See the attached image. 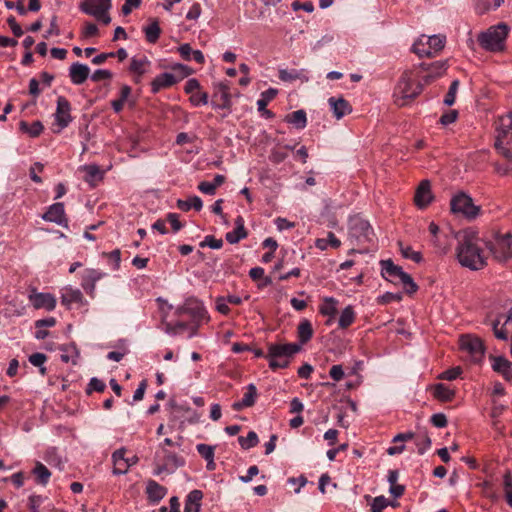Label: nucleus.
<instances>
[{
    "instance_id": "1",
    "label": "nucleus",
    "mask_w": 512,
    "mask_h": 512,
    "mask_svg": "<svg viewBox=\"0 0 512 512\" xmlns=\"http://www.w3.org/2000/svg\"><path fill=\"white\" fill-rule=\"evenodd\" d=\"M456 255L463 267L480 270L487 265L486 240L480 238L475 231H463L458 237Z\"/></svg>"
},
{
    "instance_id": "19",
    "label": "nucleus",
    "mask_w": 512,
    "mask_h": 512,
    "mask_svg": "<svg viewBox=\"0 0 512 512\" xmlns=\"http://www.w3.org/2000/svg\"><path fill=\"white\" fill-rule=\"evenodd\" d=\"M512 325V306L509 308L507 314L499 315L497 319L491 322V326L496 338L506 340L508 336L507 326Z\"/></svg>"
},
{
    "instance_id": "50",
    "label": "nucleus",
    "mask_w": 512,
    "mask_h": 512,
    "mask_svg": "<svg viewBox=\"0 0 512 512\" xmlns=\"http://www.w3.org/2000/svg\"><path fill=\"white\" fill-rule=\"evenodd\" d=\"M503 490L506 502L512 508V476L509 472L504 475Z\"/></svg>"
},
{
    "instance_id": "42",
    "label": "nucleus",
    "mask_w": 512,
    "mask_h": 512,
    "mask_svg": "<svg viewBox=\"0 0 512 512\" xmlns=\"http://www.w3.org/2000/svg\"><path fill=\"white\" fill-rule=\"evenodd\" d=\"M355 320V312L352 306H347L343 309L341 312L340 318H339V327L341 329H346L350 325L353 324Z\"/></svg>"
},
{
    "instance_id": "32",
    "label": "nucleus",
    "mask_w": 512,
    "mask_h": 512,
    "mask_svg": "<svg viewBox=\"0 0 512 512\" xmlns=\"http://www.w3.org/2000/svg\"><path fill=\"white\" fill-rule=\"evenodd\" d=\"M150 66V61L146 56L132 57L129 71L138 76H142L147 72V67Z\"/></svg>"
},
{
    "instance_id": "53",
    "label": "nucleus",
    "mask_w": 512,
    "mask_h": 512,
    "mask_svg": "<svg viewBox=\"0 0 512 512\" xmlns=\"http://www.w3.org/2000/svg\"><path fill=\"white\" fill-rule=\"evenodd\" d=\"M104 256L109 258V265L112 270L117 271L120 268L121 252L119 249H115L109 253H104Z\"/></svg>"
},
{
    "instance_id": "55",
    "label": "nucleus",
    "mask_w": 512,
    "mask_h": 512,
    "mask_svg": "<svg viewBox=\"0 0 512 512\" xmlns=\"http://www.w3.org/2000/svg\"><path fill=\"white\" fill-rule=\"evenodd\" d=\"M300 78V72L296 69H281L279 70V79L284 82H292Z\"/></svg>"
},
{
    "instance_id": "41",
    "label": "nucleus",
    "mask_w": 512,
    "mask_h": 512,
    "mask_svg": "<svg viewBox=\"0 0 512 512\" xmlns=\"http://www.w3.org/2000/svg\"><path fill=\"white\" fill-rule=\"evenodd\" d=\"M425 35H422L412 46L411 50L418 57H433V52L429 49V47L425 44Z\"/></svg>"
},
{
    "instance_id": "54",
    "label": "nucleus",
    "mask_w": 512,
    "mask_h": 512,
    "mask_svg": "<svg viewBox=\"0 0 512 512\" xmlns=\"http://www.w3.org/2000/svg\"><path fill=\"white\" fill-rule=\"evenodd\" d=\"M196 450L205 460H211V458H214V446L200 443L196 445Z\"/></svg>"
},
{
    "instance_id": "61",
    "label": "nucleus",
    "mask_w": 512,
    "mask_h": 512,
    "mask_svg": "<svg viewBox=\"0 0 512 512\" xmlns=\"http://www.w3.org/2000/svg\"><path fill=\"white\" fill-rule=\"evenodd\" d=\"M388 506V501L384 496L375 497L371 504V512H383Z\"/></svg>"
},
{
    "instance_id": "20",
    "label": "nucleus",
    "mask_w": 512,
    "mask_h": 512,
    "mask_svg": "<svg viewBox=\"0 0 512 512\" xmlns=\"http://www.w3.org/2000/svg\"><path fill=\"white\" fill-rule=\"evenodd\" d=\"M433 67L437 70L436 74L424 72L420 67L419 70L414 73V77L416 78L417 82H421L423 87L425 85H429L436 78L442 76L447 69V63L446 61H436L433 63Z\"/></svg>"
},
{
    "instance_id": "47",
    "label": "nucleus",
    "mask_w": 512,
    "mask_h": 512,
    "mask_svg": "<svg viewBox=\"0 0 512 512\" xmlns=\"http://www.w3.org/2000/svg\"><path fill=\"white\" fill-rule=\"evenodd\" d=\"M188 323L184 321L166 322L164 323V331L170 336H176L183 330L188 329Z\"/></svg>"
},
{
    "instance_id": "64",
    "label": "nucleus",
    "mask_w": 512,
    "mask_h": 512,
    "mask_svg": "<svg viewBox=\"0 0 512 512\" xmlns=\"http://www.w3.org/2000/svg\"><path fill=\"white\" fill-rule=\"evenodd\" d=\"M91 80L94 82H99L102 80H107L112 78V72L107 69H97L90 76Z\"/></svg>"
},
{
    "instance_id": "52",
    "label": "nucleus",
    "mask_w": 512,
    "mask_h": 512,
    "mask_svg": "<svg viewBox=\"0 0 512 512\" xmlns=\"http://www.w3.org/2000/svg\"><path fill=\"white\" fill-rule=\"evenodd\" d=\"M238 442L242 449H250L256 445V432L250 431L246 437L240 436Z\"/></svg>"
},
{
    "instance_id": "27",
    "label": "nucleus",
    "mask_w": 512,
    "mask_h": 512,
    "mask_svg": "<svg viewBox=\"0 0 512 512\" xmlns=\"http://www.w3.org/2000/svg\"><path fill=\"white\" fill-rule=\"evenodd\" d=\"M331 110L337 119L351 113L352 108L348 101L343 98L330 97L328 99Z\"/></svg>"
},
{
    "instance_id": "59",
    "label": "nucleus",
    "mask_w": 512,
    "mask_h": 512,
    "mask_svg": "<svg viewBox=\"0 0 512 512\" xmlns=\"http://www.w3.org/2000/svg\"><path fill=\"white\" fill-rule=\"evenodd\" d=\"M105 388H106V384L102 380H100L96 377H93L90 379V381L88 383L86 392H87V394H90L93 391L103 392Z\"/></svg>"
},
{
    "instance_id": "57",
    "label": "nucleus",
    "mask_w": 512,
    "mask_h": 512,
    "mask_svg": "<svg viewBox=\"0 0 512 512\" xmlns=\"http://www.w3.org/2000/svg\"><path fill=\"white\" fill-rule=\"evenodd\" d=\"M189 100H190V103L195 107H199L201 105H207L208 104V94L206 92H201L199 90L196 93H192Z\"/></svg>"
},
{
    "instance_id": "37",
    "label": "nucleus",
    "mask_w": 512,
    "mask_h": 512,
    "mask_svg": "<svg viewBox=\"0 0 512 512\" xmlns=\"http://www.w3.org/2000/svg\"><path fill=\"white\" fill-rule=\"evenodd\" d=\"M286 122L293 124L298 129H304L307 125L306 112L302 109L289 113Z\"/></svg>"
},
{
    "instance_id": "33",
    "label": "nucleus",
    "mask_w": 512,
    "mask_h": 512,
    "mask_svg": "<svg viewBox=\"0 0 512 512\" xmlns=\"http://www.w3.org/2000/svg\"><path fill=\"white\" fill-rule=\"evenodd\" d=\"M235 224L236 227L226 234V240L230 244L238 243L240 240L246 237L243 219L238 217Z\"/></svg>"
},
{
    "instance_id": "60",
    "label": "nucleus",
    "mask_w": 512,
    "mask_h": 512,
    "mask_svg": "<svg viewBox=\"0 0 512 512\" xmlns=\"http://www.w3.org/2000/svg\"><path fill=\"white\" fill-rule=\"evenodd\" d=\"M201 247H209L211 249H220L223 246L222 239H217L212 235H207L204 240L200 243Z\"/></svg>"
},
{
    "instance_id": "13",
    "label": "nucleus",
    "mask_w": 512,
    "mask_h": 512,
    "mask_svg": "<svg viewBox=\"0 0 512 512\" xmlns=\"http://www.w3.org/2000/svg\"><path fill=\"white\" fill-rule=\"evenodd\" d=\"M60 299L61 304L67 309H72L74 305L77 307H84L88 305V301L84 298L81 290L70 285L63 287L60 290Z\"/></svg>"
},
{
    "instance_id": "10",
    "label": "nucleus",
    "mask_w": 512,
    "mask_h": 512,
    "mask_svg": "<svg viewBox=\"0 0 512 512\" xmlns=\"http://www.w3.org/2000/svg\"><path fill=\"white\" fill-rule=\"evenodd\" d=\"M460 347L464 352L469 354L473 363L479 364L482 361L485 347L480 338L471 335H462L460 338Z\"/></svg>"
},
{
    "instance_id": "7",
    "label": "nucleus",
    "mask_w": 512,
    "mask_h": 512,
    "mask_svg": "<svg viewBox=\"0 0 512 512\" xmlns=\"http://www.w3.org/2000/svg\"><path fill=\"white\" fill-rule=\"evenodd\" d=\"M349 237L354 239L357 245L371 244L375 240V233L370 223L359 215L349 219Z\"/></svg>"
},
{
    "instance_id": "44",
    "label": "nucleus",
    "mask_w": 512,
    "mask_h": 512,
    "mask_svg": "<svg viewBox=\"0 0 512 512\" xmlns=\"http://www.w3.org/2000/svg\"><path fill=\"white\" fill-rule=\"evenodd\" d=\"M431 444V439L426 431L415 436V445L417 446L418 454L423 455L430 449Z\"/></svg>"
},
{
    "instance_id": "35",
    "label": "nucleus",
    "mask_w": 512,
    "mask_h": 512,
    "mask_svg": "<svg viewBox=\"0 0 512 512\" xmlns=\"http://www.w3.org/2000/svg\"><path fill=\"white\" fill-rule=\"evenodd\" d=\"M203 207V202L200 197L194 195L189 197L186 200L178 199L177 200V208L181 211L187 212L191 209L195 211H200Z\"/></svg>"
},
{
    "instance_id": "38",
    "label": "nucleus",
    "mask_w": 512,
    "mask_h": 512,
    "mask_svg": "<svg viewBox=\"0 0 512 512\" xmlns=\"http://www.w3.org/2000/svg\"><path fill=\"white\" fill-rule=\"evenodd\" d=\"M256 394V386L251 383L248 386V392L245 393L243 398L240 401H237L233 404L234 410L238 411L244 407L251 406L254 403V396Z\"/></svg>"
},
{
    "instance_id": "40",
    "label": "nucleus",
    "mask_w": 512,
    "mask_h": 512,
    "mask_svg": "<svg viewBox=\"0 0 512 512\" xmlns=\"http://www.w3.org/2000/svg\"><path fill=\"white\" fill-rule=\"evenodd\" d=\"M425 44L433 52V56L445 46L446 38L443 35H433L425 38Z\"/></svg>"
},
{
    "instance_id": "6",
    "label": "nucleus",
    "mask_w": 512,
    "mask_h": 512,
    "mask_svg": "<svg viewBox=\"0 0 512 512\" xmlns=\"http://www.w3.org/2000/svg\"><path fill=\"white\" fill-rule=\"evenodd\" d=\"M486 249L488 256L492 255L498 262L512 259V235L496 233L492 239L486 240Z\"/></svg>"
},
{
    "instance_id": "56",
    "label": "nucleus",
    "mask_w": 512,
    "mask_h": 512,
    "mask_svg": "<svg viewBox=\"0 0 512 512\" xmlns=\"http://www.w3.org/2000/svg\"><path fill=\"white\" fill-rule=\"evenodd\" d=\"M400 250L404 258L410 259L416 263H419L422 260L421 254L414 251L410 246H403L400 244Z\"/></svg>"
},
{
    "instance_id": "9",
    "label": "nucleus",
    "mask_w": 512,
    "mask_h": 512,
    "mask_svg": "<svg viewBox=\"0 0 512 512\" xmlns=\"http://www.w3.org/2000/svg\"><path fill=\"white\" fill-rule=\"evenodd\" d=\"M451 211L455 214H462L468 219L475 218L480 208L473 203V200L467 194L461 192L455 195L450 202Z\"/></svg>"
},
{
    "instance_id": "26",
    "label": "nucleus",
    "mask_w": 512,
    "mask_h": 512,
    "mask_svg": "<svg viewBox=\"0 0 512 512\" xmlns=\"http://www.w3.org/2000/svg\"><path fill=\"white\" fill-rule=\"evenodd\" d=\"M146 494L150 502L158 503L166 496L167 488L154 480H149L146 483Z\"/></svg>"
},
{
    "instance_id": "34",
    "label": "nucleus",
    "mask_w": 512,
    "mask_h": 512,
    "mask_svg": "<svg viewBox=\"0 0 512 512\" xmlns=\"http://www.w3.org/2000/svg\"><path fill=\"white\" fill-rule=\"evenodd\" d=\"M143 32L145 34L146 41L150 44H155L161 35V28L158 20L153 19L147 26H144Z\"/></svg>"
},
{
    "instance_id": "12",
    "label": "nucleus",
    "mask_w": 512,
    "mask_h": 512,
    "mask_svg": "<svg viewBox=\"0 0 512 512\" xmlns=\"http://www.w3.org/2000/svg\"><path fill=\"white\" fill-rule=\"evenodd\" d=\"M106 276L107 274L99 269L86 268L81 272L80 285L90 297L94 298L97 282Z\"/></svg>"
},
{
    "instance_id": "63",
    "label": "nucleus",
    "mask_w": 512,
    "mask_h": 512,
    "mask_svg": "<svg viewBox=\"0 0 512 512\" xmlns=\"http://www.w3.org/2000/svg\"><path fill=\"white\" fill-rule=\"evenodd\" d=\"M403 286L407 294H414L418 290V285L414 282L409 274L403 277Z\"/></svg>"
},
{
    "instance_id": "2",
    "label": "nucleus",
    "mask_w": 512,
    "mask_h": 512,
    "mask_svg": "<svg viewBox=\"0 0 512 512\" xmlns=\"http://www.w3.org/2000/svg\"><path fill=\"white\" fill-rule=\"evenodd\" d=\"M509 27L505 23L489 27L477 35L478 45L485 51L498 53L505 50Z\"/></svg>"
},
{
    "instance_id": "62",
    "label": "nucleus",
    "mask_w": 512,
    "mask_h": 512,
    "mask_svg": "<svg viewBox=\"0 0 512 512\" xmlns=\"http://www.w3.org/2000/svg\"><path fill=\"white\" fill-rule=\"evenodd\" d=\"M462 373L461 367H453L451 369H448L444 372H442L439 376L440 379L452 381L455 380L457 377L460 376Z\"/></svg>"
},
{
    "instance_id": "17",
    "label": "nucleus",
    "mask_w": 512,
    "mask_h": 512,
    "mask_svg": "<svg viewBox=\"0 0 512 512\" xmlns=\"http://www.w3.org/2000/svg\"><path fill=\"white\" fill-rule=\"evenodd\" d=\"M185 309L186 314L192 318L193 324L201 325L202 323H206L210 320L207 309L205 308L204 304L199 300H186Z\"/></svg>"
},
{
    "instance_id": "39",
    "label": "nucleus",
    "mask_w": 512,
    "mask_h": 512,
    "mask_svg": "<svg viewBox=\"0 0 512 512\" xmlns=\"http://www.w3.org/2000/svg\"><path fill=\"white\" fill-rule=\"evenodd\" d=\"M434 397L440 401L448 402L453 400L455 397L454 390L450 389L448 386L439 383L434 386Z\"/></svg>"
},
{
    "instance_id": "51",
    "label": "nucleus",
    "mask_w": 512,
    "mask_h": 512,
    "mask_svg": "<svg viewBox=\"0 0 512 512\" xmlns=\"http://www.w3.org/2000/svg\"><path fill=\"white\" fill-rule=\"evenodd\" d=\"M337 301L334 298H326L324 304L320 307V312L323 315L333 317L337 313Z\"/></svg>"
},
{
    "instance_id": "43",
    "label": "nucleus",
    "mask_w": 512,
    "mask_h": 512,
    "mask_svg": "<svg viewBox=\"0 0 512 512\" xmlns=\"http://www.w3.org/2000/svg\"><path fill=\"white\" fill-rule=\"evenodd\" d=\"M61 350L64 352L61 355V360L64 363L71 362L74 365L77 364V361L80 357V353L74 344H72L68 347H65V348H61Z\"/></svg>"
},
{
    "instance_id": "14",
    "label": "nucleus",
    "mask_w": 512,
    "mask_h": 512,
    "mask_svg": "<svg viewBox=\"0 0 512 512\" xmlns=\"http://www.w3.org/2000/svg\"><path fill=\"white\" fill-rule=\"evenodd\" d=\"M28 300L37 310L44 309L50 312L53 311L57 305V299L53 294L38 292L35 288H32L28 294Z\"/></svg>"
},
{
    "instance_id": "48",
    "label": "nucleus",
    "mask_w": 512,
    "mask_h": 512,
    "mask_svg": "<svg viewBox=\"0 0 512 512\" xmlns=\"http://www.w3.org/2000/svg\"><path fill=\"white\" fill-rule=\"evenodd\" d=\"M28 360L33 366L39 367L41 375L46 374V367L44 364L47 361V356L44 353H33L29 356Z\"/></svg>"
},
{
    "instance_id": "31",
    "label": "nucleus",
    "mask_w": 512,
    "mask_h": 512,
    "mask_svg": "<svg viewBox=\"0 0 512 512\" xmlns=\"http://www.w3.org/2000/svg\"><path fill=\"white\" fill-rule=\"evenodd\" d=\"M231 104L230 94L226 86H222L218 92L212 96L211 105L214 109H226Z\"/></svg>"
},
{
    "instance_id": "22",
    "label": "nucleus",
    "mask_w": 512,
    "mask_h": 512,
    "mask_svg": "<svg viewBox=\"0 0 512 512\" xmlns=\"http://www.w3.org/2000/svg\"><path fill=\"white\" fill-rule=\"evenodd\" d=\"M492 369L501 374L505 380L512 379V362L503 356L490 355Z\"/></svg>"
},
{
    "instance_id": "45",
    "label": "nucleus",
    "mask_w": 512,
    "mask_h": 512,
    "mask_svg": "<svg viewBox=\"0 0 512 512\" xmlns=\"http://www.w3.org/2000/svg\"><path fill=\"white\" fill-rule=\"evenodd\" d=\"M272 142L275 143V146L272 148V151L269 155V159L271 162L278 164L284 161L287 157V152L284 150V148L280 145L279 141L276 139H273Z\"/></svg>"
},
{
    "instance_id": "46",
    "label": "nucleus",
    "mask_w": 512,
    "mask_h": 512,
    "mask_svg": "<svg viewBox=\"0 0 512 512\" xmlns=\"http://www.w3.org/2000/svg\"><path fill=\"white\" fill-rule=\"evenodd\" d=\"M313 335V328L308 320L302 321L298 326V337L302 344L308 342Z\"/></svg>"
},
{
    "instance_id": "24",
    "label": "nucleus",
    "mask_w": 512,
    "mask_h": 512,
    "mask_svg": "<svg viewBox=\"0 0 512 512\" xmlns=\"http://www.w3.org/2000/svg\"><path fill=\"white\" fill-rule=\"evenodd\" d=\"M177 83V78L174 74L164 72L157 75L151 82V92L158 93L160 90L173 86Z\"/></svg>"
},
{
    "instance_id": "3",
    "label": "nucleus",
    "mask_w": 512,
    "mask_h": 512,
    "mask_svg": "<svg viewBox=\"0 0 512 512\" xmlns=\"http://www.w3.org/2000/svg\"><path fill=\"white\" fill-rule=\"evenodd\" d=\"M422 90L423 84L421 82H417L413 71L407 70L401 75L395 88V103L398 106H405L420 95Z\"/></svg>"
},
{
    "instance_id": "5",
    "label": "nucleus",
    "mask_w": 512,
    "mask_h": 512,
    "mask_svg": "<svg viewBox=\"0 0 512 512\" xmlns=\"http://www.w3.org/2000/svg\"><path fill=\"white\" fill-rule=\"evenodd\" d=\"M496 148L512 161V111L495 121Z\"/></svg>"
},
{
    "instance_id": "58",
    "label": "nucleus",
    "mask_w": 512,
    "mask_h": 512,
    "mask_svg": "<svg viewBox=\"0 0 512 512\" xmlns=\"http://www.w3.org/2000/svg\"><path fill=\"white\" fill-rule=\"evenodd\" d=\"M458 87H459V80H454L450 87H449V90L447 92V94L445 95V98H444V103L448 106H451L455 103V98H456V92L458 90Z\"/></svg>"
},
{
    "instance_id": "11",
    "label": "nucleus",
    "mask_w": 512,
    "mask_h": 512,
    "mask_svg": "<svg viewBox=\"0 0 512 512\" xmlns=\"http://www.w3.org/2000/svg\"><path fill=\"white\" fill-rule=\"evenodd\" d=\"M161 451L163 453L162 463L157 465L153 472L154 475L158 476L164 472L171 474L178 468L185 465V459L182 456L171 452L164 447H161Z\"/></svg>"
},
{
    "instance_id": "36",
    "label": "nucleus",
    "mask_w": 512,
    "mask_h": 512,
    "mask_svg": "<svg viewBox=\"0 0 512 512\" xmlns=\"http://www.w3.org/2000/svg\"><path fill=\"white\" fill-rule=\"evenodd\" d=\"M33 475L36 478L37 483L45 486L51 477V472L49 469L41 462L37 461L33 470Z\"/></svg>"
},
{
    "instance_id": "30",
    "label": "nucleus",
    "mask_w": 512,
    "mask_h": 512,
    "mask_svg": "<svg viewBox=\"0 0 512 512\" xmlns=\"http://www.w3.org/2000/svg\"><path fill=\"white\" fill-rule=\"evenodd\" d=\"M382 276L387 280L393 281L395 276H401L402 278L407 274L403 271L402 267L395 265L391 260H382Z\"/></svg>"
},
{
    "instance_id": "29",
    "label": "nucleus",
    "mask_w": 512,
    "mask_h": 512,
    "mask_svg": "<svg viewBox=\"0 0 512 512\" xmlns=\"http://www.w3.org/2000/svg\"><path fill=\"white\" fill-rule=\"evenodd\" d=\"M203 492L194 489L188 493L185 500L184 512H200Z\"/></svg>"
},
{
    "instance_id": "49",
    "label": "nucleus",
    "mask_w": 512,
    "mask_h": 512,
    "mask_svg": "<svg viewBox=\"0 0 512 512\" xmlns=\"http://www.w3.org/2000/svg\"><path fill=\"white\" fill-rule=\"evenodd\" d=\"M277 94L278 90L276 88H269L262 92L261 99L258 100V110H264V107H267L269 102L272 101Z\"/></svg>"
},
{
    "instance_id": "8",
    "label": "nucleus",
    "mask_w": 512,
    "mask_h": 512,
    "mask_svg": "<svg viewBox=\"0 0 512 512\" xmlns=\"http://www.w3.org/2000/svg\"><path fill=\"white\" fill-rule=\"evenodd\" d=\"M79 8L83 13L94 17L104 25L111 22L109 11L112 8V0H84Z\"/></svg>"
},
{
    "instance_id": "28",
    "label": "nucleus",
    "mask_w": 512,
    "mask_h": 512,
    "mask_svg": "<svg viewBox=\"0 0 512 512\" xmlns=\"http://www.w3.org/2000/svg\"><path fill=\"white\" fill-rule=\"evenodd\" d=\"M177 50H178L180 56L185 61L194 60L198 64H203L205 62V57H204V54L202 53V51L192 49L191 45L188 43L181 44L177 48Z\"/></svg>"
},
{
    "instance_id": "16",
    "label": "nucleus",
    "mask_w": 512,
    "mask_h": 512,
    "mask_svg": "<svg viewBox=\"0 0 512 512\" xmlns=\"http://www.w3.org/2000/svg\"><path fill=\"white\" fill-rule=\"evenodd\" d=\"M126 449L120 448L112 453L113 474L124 475L128 472L129 468L137 463V457H125Z\"/></svg>"
},
{
    "instance_id": "4",
    "label": "nucleus",
    "mask_w": 512,
    "mask_h": 512,
    "mask_svg": "<svg viewBox=\"0 0 512 512\" xmlns=\"http://www.w3.org/2000/svg\"><path fill=\"white\" fill-rule=\"evenodd\" d=\"M300 350V346L295 343L272 344L269 346L265 358L269 361V367L276 371L277 369L287 368L293 356Z\"/></svg>"
},
{
    "instance_id": "18",
    "label": "nucleus",
    "mask_w": 512,
    "mask_h": 512,
    "mask_svg": "<svg viewBox=\"0 0 512 512\" xmlns=\"http://www.w3.org/2000/svg\"><path fill=\"white\" fill-rule=\"evenodd\" d=\"M42 219L52 222L64 228H68V219L65 213V207L62 202L50 205L47 211L42 215Z\"/></svg>"
},
{
    "instance_id": "25",
    "label": "nucleus",
    "mask_w": 512,
    "mask_h": 512,
    "mask_svg": "<svg viewBox=\"0 0 512 512\" xmlns=\"http://www.w3.org/2000/svg\"><path fill=\"white\" fill-rule=\"evenodd\" d=\"M80 170L85 172L84 181L92 187L103 180L104 172L97 164H85L80 167Z\"/></svg>"
},
{
    "instance_id": "21",
    "label": "nucleus",
    "mask_w": 512,
    "mask_h": 512,
    "mask_svg": "<svg viewBox=\"0 0 512 512\" xmlns=\"http://www.w3.org/2000/svg\"><path fill=\"white\" fill-rule=\"evenodd\" d=\"M433 200V195L431 192V185L428 180H423L420 182L418 188L416 189L414 202L417 207L420 209L426 208L431 201Z\"/></svg>"
},
{
    "instance_id": "15",
    "label": "nucleus",
    "mask_w": 512,
    "mask_h": 512,
    "mask_svg": "<svg viewBox=\"0 0 512 512\" xmlns=\"http://www.w3.org/2000/svg\"><path fill=\"white\" fill-rule=\"evenodd\" d=\"M56 104L55 124L58 126L57 132H60L72 121L71 105L64 96H59Z\"/></svg>"
},
{
    "instance_id": "23",
    "label": "nucleus",
    "mask_w": 512,
    "mask_h": 512,
    "mask_svg": "<svg viewBox=\"0 0 512 512\" xmlns=\"http://www.w3.org/2000/svg\"><path fill=\"white\" fill-rule=\"evenodd\" d=\"M90 69L86 64L74 62L69 68V77L74 85L83 84L89 77Z\"/></svg>"
}]
</instances>
